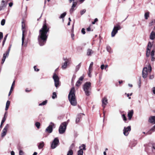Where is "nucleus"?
Instances as JSON below:
<instances>
[{
	"label": "nucleus",
	"instance_id": "nucleus-1",
	"mask_svg": "<svg viewBox=\"0 0 155 155\" xmlns=\"http://www.w3.org/2000/svg\"><path fill=\"white\" fill-rule=\"evenodd\" d=\"M49 31V28L45 23L42 27L40 30L38 37V43L40 46H43L46 43L48 37L47 33Z\"/></svg>",
	"mask_w": 155,
	"mask_h": 155
},
{
	"label": "nucleus",
	"instance_id": "nucleus-2",
	"mask_svg": "<svg viewBox=\"0 0 155 155\" xmlns=\"http://www.w3.org/2000/svg\"><path fill=\"white\" fill-rule=\"evenodd\" d=\"M68 99L71 104L76 106L77 103L75 98V89L74 87L71 88L68 96Z\"/></svg>",
	"mask_w": 155,
	"mask_h": 155
},
{
	"label": "nucleus",
	"instance_id": "nucleus-3",
	"mask_svg": "<svg viewBox=\"0 0 155 155\" xmlns=\"http://www.w3.org/2000/svg\"><path fill=\"white\" fill-rule=\"evenodd\" d=\"M91 83L89 82L85 83L83 85V88L86 95L89 96L91 93Z\"/></svg>",
	"mask_w": 155,
	"mask_h": 155
},
{
	"label": "nucleus",
	"instance_id": "nucleus-4",
	"mask_svg": "<svg viewBox=\"0 0 155 155\" xmlns=\"http://www.w3.org/2000/svg\"><path fill=\"white\" fill-rule=\"evenodd\" d=\"M151 67L150 64H149L147 67L143 68L142 72L143 78H147L148 74L151 73Z\"/></svg>",
	"mask_w": 155,
	"mask_h": 155
},
{
	"label": "nucleus",
	"instance_id": "nucleus-5",
	"mask_svg": "<svg viewBox=\"0 0 155 155\" xmlns=\"http://www.w3.org/2000/svg\"><path fill=\"white\" fill-rule=\"evenodd\" d=\"M53 78L54 82L55 87L57 88L59 85V78L55 73H54L53 76Z\"/></svg>",
	"mask_w": 155,
	"mask_h": 155
},
{
	"label": "nucleus",
	"instance_id": "nucleus-6",
	"mask_svg": "<svg viewBox=\"0 0 155 155\" xmlns=\"http://www.w3.org/2000/svg\"><path fill=\"white\" fill-rule=\"evenodd\" d=\"M67 124L66 123H63L60 125L59 129V132L60 134L64 133L66 129Z\"/></svg>",
	"mask_w": 155,
	"mask_h": 155
},
{
	"label": "nucleus",
	"instance_id": "nucleus-7",
	"mask_svg": "<svg viewBox=\"0 0 155 155\" xmlns=\"http://www.w3.org/2000/svg\"><path fill=\"white\" fill-rule=\"evenodd\" d=\"M153 44V42H151L150 41L148 42L146 51V56L147 57H148L150 53L151 49Z\"/></svg>",
	"mask_w": 155,
	"mask_h": 155
},
{
	"label": "nucleus",
	"instance_id": "nucleus-8",
	"mask_svg": "<svg viewBox=\"0 0 155 155\" xmlns=\"http://www.w3.org/2000/svg\"><path fill=\"white\" fill-rule=\"evenodd\" d=\"M59 140L58 137L55 138L53 141L51 145V147L52 149L55 148L58 145Z\"/></svg>",
	"mask_w": 155,
	"mask_h": 155
},
{
	"label": "nucleus",
	"instance_id": "nucleus-9",
	"mask_svg": "<svg viewBox=\"0 0 155 155\" xmlns=\"http://www.w3.org/2000/svg\"><path fill=\"white\" fill-rule=\"evenodd\" d=\"M25 24L24 21H22V46H23L25 40L24 33L25 31Z\"/></svg>",
	"mask_w": 155,
	"mask_h": 155
},
{
	"label": "nucleus",
	"instance_id": "nucleus-10",
	"mask_svg": "<svg viewBox=\"0 0 155 155\" xmlns=\"http://www.w3.org/2000/svg\"><path fill=\"white\" fill-rule=\"evenodd\" d=\"M86 146L84 144H82L81 146L79 147L80 150L78 151V155H83V150H86Z\"/></svg>",
	"mask_w": 155,
	"mask_h": 155
},
{
	"label": "nucleus",
	"instance_id": "nucleus-11",
	"mask_svg": "<svg viewBox=\"0 0 155 155\" xmlns=\"http://www.w3.org/2000/svg\"><path fill=\"white\" fill-rule=\"evenodd\" d=\"M120 26H115L111 32V36L114 37L116 34L118 30L120 29Z\"/></svg>",
	"mask_w": 155,
	"mask_h": 155
},
{
	"label": "nucleus",
	"instance_id": "nucleus-12",
	"mask_svg": "<svg viewBox=\"0 0 155 155\" xmlns=\"http://www.w3.org/2000/svg\"><path fill=\"white\" fill-rule=\"evenodd\" d=\"M131 130V127L130 126H128L127 127H125L123 130V134L125 136H127L129 133V132Z\"/></svg>",
	"mask_w": 155,
	"mask_h": 155
},
{
	"label": "nucleus",
	"instance_id": "nucleus-13",
	"mask_svg": "<svg viewBox=\"0 0 155 155\" xmlns=\"http://www.w3.org/2000/svg\"><path fill=\"white\" fill-rule=\"evenodd\" d=\"M7 1L4 0H2L1 2V4L0 5V11L3 10L4 8L6 7L7 6Z\"/></svg>",
	"mask_w": 155,
	"mask_h": 155
},
{
	"label": "nucleus",
	"instance_id": "nucleus-14",
	"mask_svg": "<svg viewBox=\"0 0 155 155\" xmlns=\"http://www.w3.org/2000/svg\"><path fill=\"white\" fill-rule=\"evenodd\" d=\"M54 125L53 123H51V124L48 126L45 130V132L50 133L53 130V127Z\"/></svg>",
	"mask_w": 155,
	"mask_h": 155
},
{
	"label": "nucleus",
	"instance_id": "nucleus-15",
	"mask_svg": "<svg viewBox=\"0 0 155 155\" xmlns=\"http://www.w3.org/2000/svg\"><path fill=\"white\" fill-rule=\"evenodd\" d=\"M63 59L65 61V62L62 64L61 67L62 69H64L67 68L68 64L69 61V60L67 58H64Z\"/></svg>",
	"mask_w": 155,
	"mask_h": 155
},
{
	"label": "nucleus",
	"instance_id": "nucleus-16",
	"mask_svg": "<svg viewBox=\"0 0 155 155\" xmlns=\"http://www.w3.org/2000/svg\"><path fill=\"white\" fill-rule=\"evenodd\" d=\"M102 107L104 108L108 103V100L106 97H104L102 100Z\"/></svg>",
	"mask_w": 155,
	"mask_h": 155
},
{
	"label": "nucleus",
	"instance_id": "nucleus-17",
	"mask_svg": "<svg viewBox=\"0 0 155 155\" xmlns=\"http://www.w3.org/2000/svg\"><path fill=\"white\" fill-rule=\"evenodd\" d=\"M84 77V76H82L79 78V80L77 82L76 84V85L78 87L81 84Z\"/></svg>",
	"mask_w": 155,
	"mask_h": 155
},
{
	"label": "nucleus",
	"instance_id": "nucleus-18",
	"mask_svg": "<svg viewBox=\"0 0 155 155\" xmlns=\"http://www.w3.org/2000/svg\"><path fill=\"white\" fill-rule=\"evenodd\" d=\"M77 4L76 2H73V3L71 9L70 10V13L71 14L75 10L74 8L76 7Z\"/></svg>",
	"mask_w": 155,
	"mask_h": 155
},
{
	"label": "nucleus",
	"instance_id": "nucleus-19",
	"mask_svg": "<svg viewBox=\"0 0 155 155\" xmlns=\"http://www.w3.org/2000/svg\"><path fill=\"white\" fill-rule=\"evenodd\" d=\"M83 115H84V114L83 113H80L77 115L76 120V123L79 122L80 119L81 118L82 116Z\"/></svg>",
	"mask_w": 155,
	"mask_h": 155
},
{
	"label": "nucleus",
	"instance_id": "nucleus-20",
	"mask_svg": "<svg viewBox=\"0 0 155 155\" xmlns=\"http://www.w3.org/2000/svg\"><path fill=\"white\" fill-rule=\"evenodd\" d=\"M9 53V51H7L6 53V54H3V58L2 60V61L1 62V63L2 64H3L4 63L5 59H6V57L8 56Z\"/></svg>",
	"mask_w": 155,
	"mask_h": 155
},
{
	"label": "nucleus",
	"instance_id": "nucleus-21",
	"mask_svg": "<svg viewBox=\"0 0 155 155\" xmlns=\"http://www.w3.org/2000/svg\"><path fill=\"white\" fill-rule=\"evenodd\" d=\"M149 121L153 124H155V116H151L149 119Z\"/></svg>",
	"mask_w": 155,
	"mask_h": 155
},
{
	"label": "nucleus",
	"instance_id": "nucleus-22",
	"mask_svg": "<svg viewBox=\"0 0 155 155\" xmlns=\"http://www.w3.org/2000/svg\"><path fill=\"white\" fill-rule=\"evenodd\" d=\"M134 113V111L133 110H131L129 111L127 114V116L128 117V119L129 120H130L132 117L133 116V114Z\"/></svg>",
	"mask_w": 155,
	"mask_h": 155
},
{
	"label": "nucleus",
	"instance_id": "nucleus-23",
	"mask_svg": "<svg viewBox=\"0 0 155 155\" xmlns=\"http://www.w3.org/2000/svg\"><path fill=\"white\" fill-rule=\"evenodd\" d=\"M150 39L151 40H153L155 38V32L152 31L149 36Z\"/></svg>",
	"mask_w": 155,
	"mask_h": 155
},
{
	"label": "nucleus",
	"instance_id": "nucleus-24",
	"mask_svg": "<svg viewBox=\"0 0 155 155\" xmlns=\"http://www.w3.org/2000/svg\"><path fill=\"white\" fill-rule=\"evenodd\" d=\"M154 53L155 50H153L150 53L151 56V60L152 61H155V58L154 57Z\"/></svg>",
	"mask_w": 155,
	"mask_h": 155
},
{
	"label": "nucleus",
	"instance_id": "nucleus-25",
	"mask_svg": "<svg viewBox=\"0 0 155 155\" xmlns=\"http://www.w3.org/2000/svg\"><path fill=\"white\" fill-rule=\"evenodd\" d=\"M15 84V81H14L12 84V86H11V89H10V91L8 95V96H10V95L11 94L13 90L14 86Z\"/></svg>",
	"mask_w": 155,
	"mask_h": 155
},
{
	"label": "nucleus",
	"instance_id": "nucleus-26",
	"mask_svg": "<svg viewBox=\"0 0 155 155\" xmlns=\"http://www.w3.org/2000/svg\"><path fill=\"white\" fill-rule=\"evenodd\" d=\"M94 53L93 51L91 49H88L87 50V54L88 56L91 55Z\"/></svg>",
	"mask_w": 155,
	"mask_h": 155
},
{
	"label": "nucleus",
	"instance_id": "nucleus-27",
	"mask_svg": "<svg viewBox=\"0 0 155 155\" xmlns=\"http://www.w3.org/2000/svg\"><path fill=\"white\" fill-rule=\"evenodd\" d=\"M44 145V143L43 142L41 141L40 142L38 145V148L39 149H41L42 148Z\"/></svg>",
	"mask_w": 155,
	"mask_h": 155
},
{
	"label": "nucleus",
	"instance_id": "nucleus-28",
	"mask_svg": "<svg viewBox=\"0 0 155 155\" xmlns=\"http://www.w3.org/2000/svg\"><path fill=\"white\" fill-rule=\"evenodd\" d=\"M10 102L9 101H7L6 104V107L5 108V110H8L9 107L10 105Z\"/></svg>",
	"mask_w": 155,
	"mask_h": 155
},
{
	"label": "nucleus",
	"instance_id": "nucleus-29",
	"mask_svg": "<svg viewBox=\"0 0 155 155\" xmlns=\"http://www.w3.org/2000/svg\"><path fill=\"white\" fill-rule=\"evenodd\" d=\"M6 114V113H5V114L4 115V117H3V119L2 120V121L0 126V127H2V124H3L5 122V121L6 120V117H5Z\"/></svg>",
	"mask_w": 155,
	"mask_h": 155
},
{
	"label": "nucleus",
	"instance_id": "nucleus-30",
	"mask_svg": "<svg viewBox=\"0 0 155 155\" xmlns=\"http://www.w3.org/2000/svg\"><path fill=\"white\" fill-rule=\"evenodd\" d=\"M7 132V131L3 130L1 134V137H4L6 135Z\"/></svg>",
	"mask_w": 155,
	"mask_h": 155
},
{
	"label": "nucleus",
	"instance_id": "nucleus-31",
	"mask_svg": "<svg viewBox=\"0 0 155 155\" xmlns=\"http://www.w3.org/2000/svg\"><path fill=\"white\" fill-rule=\"evenodd\" d=\"M149 12H147L145 13L144 17L146 19H147L149 17Z\"/></svg>",
	"mask_w": 155,
	"mask_h": 155
},
{
	"label": "nucleus",
	"instance_id": "nucleus-32",
	"mask_svg": "<svg viewBox=\"0 0 155 155\" xmlns=\"http://www.w3.org/2000/svg\"><path fill=\"white\" fill-rule=\"evenodd\" d=\"M47 103V101L45 100L43 101L42 103L39 104V105L40 106L45 105Z\"/></svg>",
	"mask_w": 155,
	"mask_h": 155
},
{
	"label": "nucleus",
	"instance_id": "nucleus-33",
	"mask_svg": "<svg viewBox=\"0 0 155 155\" xmlns=\"http://www.w3.org/2000/svg\"><path fill=\"white\" fill-rule=\"evenodd\" d=\"M66 12H64V13H63L62 14H61L60 17H59L60 18H63L66 15Z\"/></svg>",
	"mask_w": 155,
	"mask_h": 155
},
{
	"label": "nucleus",
	"instance_id": "nucleus-34",
	"mask_svg": "<svg viewBox=\"0 0 155 155\" xmlns=\"http://www.w3.org/2000/svg\"><path fill=\"white\" fill-rule=\"evenodd\" d=\"M73 154V151L71 150H70L68 152L67 155H72Z\"/></svg>",
	"mask_w": 155,
	"mask_h": 155
},
{
	"label": "nucleus",
	"instance_id": "nucleus-35",
	"mask_svg": "<svg viewBox=\"0 0 155 155\" xmlns=\"http://www.w3.org/2000/svg\"><path fill=\"white\" fill-rule=\"evenodd\" d=\"M35 125L38 129H39L40 125V123L38 122H37L35 124Z\"/></svg>",
	"mask_w": 155,
	"mask_h": 155
},
{
	"label": "nucleus",
	"instance_id": "nucleus-36",
	"mask_svg": "<svg viewBox=\"0 0 155 155\" xmlns=\"http://www.w3.org/2000/svg\"><path fill=\"white\" fill-rule=\"evenodd\" d=\"M80 67L81 63H80L78 65H77L76 67L75 70L76 71H77L79 70Z\"/></svg>",
	"mask_w": 155,
	"mask_h": 155
},
{
	"label": "nucleus",
	"instance_id": "nucleus-37",
	"mask_svg": "<svg viewBox=\"0 0 155 155\" xmlns=\"http://www.w3.org/2000/svg\"><path fill=\"white\" fill-rule=\"evenodd\" d=\"M9 127V125L8 124H7L6 125V126H5V127L3 129V130H6V131H7Z\"/></svg>",
	"mask_w": 155,
	"mask_h": 155
},
{
	"label": "nucleus",
	"instance_id": "nucleus-38",
	"mask_svg": "<svg viewBox=\"0 0 155 155\" xmlns=\"http://www.w3.org/2000/svg\"><path fill=\"white\" fill-rule=\"evenodd\" d=\"M106 49L107 51L110 53L111 52V48L110 46H107L106 47Z\"/></svg>",
	"mask_w": 155,
	"mask_h": 155
},
{
	"label": "nucleus",
	"instance_id": "nucleus-39",
	"mask_svg": "<svg viewBox=\"0 0 155 155\" xmlns=\"http://www.w3.org/2000/svg\"><path fill=\"white\" fill-rule=\"evenodd\" d=\"M154 23H155L154 21L152 20L151 22H150L149 23V26H152L154 24Z\"/></svg>",
	"mask_w": 155,
	"mask_h": 155
},
{
	"label": "nucleus",
	"instance_id": "nucleus-40",
	"mask_svg": "<svg viewBox=\"0 0 155 155\" xmlns=\"http://www.w3.org/2000/svg\"><path fill=\"white\" fill-rule=\"evenodd\" d=\"M93 62H91L90 65L88 70H92V67L93 65Z\"/></svg>",
	"mask_w": 155,
	"mask_h": 155
},
{
	"label": "nucleus",
	"instance_id": "nucleus-41",
	"mask_svg": "<svg viewBox=\"0 0 155 155\" xmlns=\"http://www.w3.org/2000/svg\"><path fill=\"white\" fill-rule=\"evenodd\" d=\"M57 97L56 94L55 92H53V96H52V98L53 99H54Z\"/></svg>",
	"mask_w": 155,
	"mask_h": 155
},
{
	"label": "nucleus",
	"instance_id": "nucleus-42",
	"mask_svg": "<svg viewBox=\"0 0 155 155\" xmlns=\"http://www.w3.org/2000/svg\"><path fill=\"white\" fill-rule=\"evenodd\" d=\"M122 117L123 120L124 121H126L127 120V118H126V117H125V116L124 114H122Z\"/></svg>",
	"mask_w": 155,
	"mask_h": 155
},
{
	"label": "nucleus",
	"instance_id": "nucleus-43",
	"mask_svg": "<svg viewBox=\"0 0 155 155\" xmlns=\"http://www.w3.org/2000/svg\"><path fill=\"white\" fill-rule=\"evenodd\" d=\"M8 36V34H7L5 37L4 38V40H3V45H4V43L6 41V38H7V36Z\"/></svg>",
	"mask_w": 155,
	"mask_h": 155
},
{
	"label": "nucleus",
	"instance_id": "nucleus-44",
	"mask_svg": "<svg viewBox=\"0 0 155 155\" xmlns=\"http://www.w3.org/2000/svg\"><path fill=\"white\" fill-rule=\"evenodd\" d=\"M5 23V20L4 19H2L1 22V24L2 25H4Z\"/></svg>",
	"mask_w": 155,
	"mask_h": 155
},
{
	"label": "nucleus",
	"instance_id": "nucleus-45",
	"mask_svg": "<svg viewBox=\"0 0 155 155\" xmlns=\"http://www.w3.org/2000/svg\"><path fill=\"white\" fill-rule=\"evenodd\" d=\"M19 155H25L24 153L21 150H20L19 151Z\"/></svg>",
	"mask_w": 155,
	"mask_h": 155
},
{
	"label": "nucleus",
	"instance_id": "nucleus-46",
	"mask_svg": "<svg viewBox=\"0 0 155 155\" xmlns=\"http://www.w3.org/2000/svg\"><path fill=\"white\" fill-rule=\"evenodd\" d=\"M86 11V10L85 9H83V10L81 11L80 12L81 14V15H83L84 14L85 12Z\"/></svg>",
	"mask_w": 155,
	"mask_h": 155
},
{
	"label": "nucleus",
	"instance_id": "nucleus-47",
	"mask_svg": "<svg viewBox=\"0 0 155 155\" xmlns=\"http://www.w3.org/2000/svg\"><path fill=\"white\" fill-rule=\"evenodd\" d=\"M81 33L84 35L85 34V29L84 28H83L81 29Z\"/></svg>",
	"mask_w": 155,
	"mask_h": 155
},
{
	"label": "nucleus",
	"instance_id": "nucleus-48",
	"mask_svg": "<svg viewBox=\"0 0 155 155\" xmlns=\"http://www.w3.org/2000/svg\"><path fill=\"white\" fill-rule=\"evenodd\" d=\"M98 21V19L97 18H96L94 19V21H93L92 22V24H94L97 21Z\"/></svg>",
	"mask_w": 155,
	"mask_h": 155
},
{
	"label": "nucleus",
	"instance_id": "nucleus-49",
	"mask_svg": "<svg viewBox=\"0 0 155 155\" xmlns=\"http://www.w3.org/2000/svg\"><path fill=\"white\" fill-rule=\"evenodd\" d=\"M151 131H155V125H154L150 129Z\"/></svg>",
	"mask_w": 155,
	"mask_h": 155
},
{
	"label": "nucleus",
	"instance_id": "nucleus-50",
	"mask_svg": "<svg viewBox=\"0 0 155 155\" xmlns=\"http://www.w3.org/2000/svg\"><path fill=\"white\" fill-rule=\"evenodd\" d=\"M89 70V73H88V75L90 77H91V71L92 70Z\"/></svg>",
	"mask_w": 155,
	"mask_h": 155
},
{
	"label": "nucleus",
	"instance_id": "nucleus-51",
	"mask_svg": "<svg viewBox=\"0 0 155 155\" xmlns=\"http://www.w3.org/2000/svg\"><path fill=\"white\" fill-rule=\"evenodd\" d=\"M3 37V33L0 32V40L2 39Z\"/></svg>",
	"mask_w": 155,
	"mask_h": 155
},
{
	"label": "nucleus",
	"instance_id": "nucleus-52",
	"mask_svg": "<svg viewBox=\"0 0 155 155\" xmlns=\"http://www.w3.org/2000/svg\"><path fill=\"white\" fill-rule=\"evenodd\" d=\"M34 70L35 71H39V69H38L37 68H36V66H34Z\"/></svg>",
	"mask_w": 155,
	"mask_h": 155
},
{
	"label": "nucleus",
	"instance_id": "nucleus-53",
	"mask_svg": "<svg viewBox=\"0 0 155 155\" xmlns=\"http://www.w3.org/2000/svg\"><path fill=\"white\" fill-rule=\"evenodd\" d=\"M101 68L102 70H103L104 69V64H103L101 65Z\"/></svg>",
	"mask_w": 155,
	"mask_h": 155
},
{
	"label": "nucleus",
	"instance_id": "nucleus-54",
	"mask_svg": "<svg viewBox=\"0 0 155 155\" xmlns=\"http://www.w3.org/2000/svg\"><path fill=\"white\" fill-rule=\"evenodd\" d=\"M152 91L153 93L155 94V87H153L152 88Z\"/></svg>",
	"mask_w": 155,
	"mask_h": 155
},
{
	"label": "nucleus",
	"instance_id": "nucleus-55",
	"mask_svg": "<svg viewBox=\"0 0 155 155\" xmlns=\"http://www.w3.org/2000/svg\"><path fill=\"white\" fill-rule=\"evenodd\" d=\"M87 31H93V30H91L90 28V27H89L88 28H87Z\"/></svg>",
	"mask_w": 155,
	"mask_h": 155
},
{
	"label": "nucleus",
	"instance_id": "nucleus-56",
	"mask_svg": "<svg viewBox=\"0 0 155 155\" xmlns=\"http://www.w3.org/2000/svg\"><path fill=\"white\" fill-rule=\"evenodd\" d=\"M13 5V3L12 2H10L9 4V6L10 7H11Z\"/></svg>",
	"mask_w": 155,
	"mask_h": 155
},
{
	"label": "nucleus",
	"instance_id": "nucleus-57",
	"mask_svg": "<svg viewBox=\"0 0 155 155\" xmlns=\"http://www.w3.org/2000/svg\"><path fill=\"white\" fill-rule=\"evenodd\" d=\"M11 153V155H15V152L13 151H12Z\"/></svg>",
	"mask_w": 155,
	"mask_h": 155
},
{
	"label": "nucleus",
	"instance_id": "nucleus-58",
	"mask_svg": "<svg viewBox=\"0 0 155 155\" xmlns=\"http://www.w3.org/2000/svg\"><path fill=\"white\" fill-rule=\"evenodd\" d=\"M153 78H154L153 76L151 75V76H150L149 78L150 79H152Z\"/></svg>",
	"mask_w": 155,
	"mask_h": 155
},
{
	"label": "nucleus",
	"instance_id": "nucleus-59",
	"mask_svg": "<svg viewBox=\"0 0 155 155\" xmlns=\"http://www.w3.org/2000/svg\"><path fill=\"white\" fill-rule=\"evenodd\" d=\"M78 1L81 2V3H83L85 0H78Z\"/></svg>",
	"mask_w": 155,
	"mask_h": 155
},
{
	"label": "nucleus",
	"instance_id": "nucleus-60",
	"mask_svg": "<svg viewBox=\"0 0 155 155\" xmlns=\"http://www.w3.org/2000/svg\"><path fill=\"white\" fill-rule=\"evenodd\" d=\"M69 122V120H67V121L66 122H64L63 123H66V124H67H67H68V123Z\"/></svg>",
	"mask_w": 155,
	"mask_h": 155
},
{
	"label": "nucleus",
	"instance_id": "nucleus-61",
	"mask_svg": "<svg viewBox=\"0 0 155 155\" xmlns=\"http://www.w3.org/2000/svg\"><path fill=\"white\" fill-rule=\"evenodd\" d=\"M132 94V93L130 94H127V97H129L130 95V96H131Z\"/></svg>",
	"mask_w": 155,
	"mask_h": 155
},
{
	"label": "nucleus",
	"instance_id": "nucleus-62",
	"mask_svg": "<svg viewBox=\"0 0 155 155\" xmlns=\"http://www.w3.org/2000/svg\"><path fill=\"white\" fill-rule=\"evenodd\" d=\"M139 87H140V86H141V80H140V79L139 80Z\"/></svg>",
	"mask_w": 155,
	"mask_h": 155
},
{
	"label": "nucleus",
	"instance_id": "nucleus-63",
	"mask_svg": "<svg viewBox=\"0 0 155 155\" xmlns=\"http://www.w3.org/2000/svg\"><path fill=\"white\" fill-rule=\"evenodd\" d=\"M108 67V66L107 65H106L105 66H104V69H105L107 68Z\"/></svg>",
	"mask_w": 155,
	"mask_h": 155
},
{
	"label": "nucleus",
	"instance_id": "nucleus-64",
	"mask_svg": "<svg viewBox=\"0 0 155 155\" xmlns=\"http://www.w3.org/2000/svg\"><path fill=\"white\" fill-rule=\"evenodd\" d=\"M37 153L35 152L34 153H33V154L32 155H37Z\"/></svg>",
	"mask_w": 155,
	"mask_h": 155
}]
</instances>
